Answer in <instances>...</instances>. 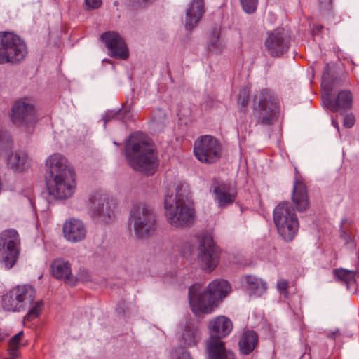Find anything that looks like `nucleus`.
<instances>
[{
    "label": "nucleus",
    "mask_w": 359,
    "mask_h": 359,
    "mask_svg": "<svg viewBox=\"0 0 359 359\" xmlns=\"http://www.w3.org/2000/svg\"><path fill=\"white\" fill-rule=\"evenodd\" d=\"M125 157L133 170L148 175H153L158 165V156L151 140L139 132L132 134L126 142Z\"/></svg>",
    "instance_id": "obj_1"
},
{
    "label": "nucleus",
    "mask_w": 359,
    "mask_h": 359,
    "mask_svg": "<svg viewBox=\"0 0 359 359\" xmlns=\"http://www.w3.org/2000/svg\"><path fill=\"white\" fill-rule=\"evenodd\" d=\"M187 187L184 184L177 187L176 195H168L164 201L166 220L177 228L190 226L194 221V209L188 201Z\"/></svg>",
    "instance_id": "obj_2"
},
{
    "label": "nucleus",
    "mask_w": 359,
    "mask_h": 359,
    "mask_svg": "<svg viewBox=\"0 0 359 359\" xmlns=\"http://www.w3.org/2000/svg\"><path fill=\"white\" fill-rule=\"evenodd\" d=\"M201 287L198 284L191 286L189 298L193 310L203 313H210L213 307L226 297L230 291V285L224 280H213L203 292H200Z\"/></svg>",
    "instance_id": "obj_3"
},
{
    "label": "nucleus",
    "mask_w": 359,
    "mask_h": 359,
    "mask_svg": "<svg viewBox=\"0 0 359 359\" xmlns=\"http://www.w3.org/2000/svg\"><path fill=\"white\" fill-rule=\"evenodd\" d=\"M233 327L232 321L225 316H217L209 321L210 337L206 343L209 359H235L233 353L225 348L222 341L231 333Z\"/></svg>",
    "instance_id": "obj_4"
},
{
    "label": "nucleus",
    "mask_w": 359,
    "mask_h": 359,
    "mask_svg": "<svg viewBox=\"0 0 359 359\" xmlns=\"http://www.w3.org/2000/svg\"><path fill=\"white\" fill-rule=\"evenodd\" d=\"M129 224L133 227L135 236L137 238H148L156 229V214L146 204L135 205L130 210Z\"/></svg>",
    "instance_id": "obj_5"
},
{
    "label": "nucleus",
    "mask_w": 359,
    "mask_h": 359,
    "mask_svg": "<svg viewBox=\"0 0 359 359\" xmlns=\"http://www.w3.org/2000/svg\"><path fill=\"white\" fill-rule=\"evenodd\" d=\"M273 220L279 234L286 241H291L299 229L296 213L288 202L280 203L273 211Z\"/></svg>",
    "instance_id": "obj_6"
},
{
    "label": "nucleus",
    "mask_w": 359,
    "mask_h": 359,
    "mask_svg": "<svg viewBox=\"0 0 359 359\" xmlns=\"http://www.w3.org/2000/svg\"><path fill=\"white\" fill-rule=\"evenodd\" d=\"M27 54L26 44L18 35L9 32H0V64L20 62Z\"/></svg>",
    "instance_id": "obj_7"
},
{
    "label": "nucleus",
    "mask_w": 359,
    "mask_h": 359,
    "mask_svg": "<svg viewBox=\"0 0 359 359\" xmlns=\"http://www.w3.org/2000/svg\"><path fill=\"white\" fill-rule=\"evenodd\" d=\"M88 209L93 219L107 223L115 218L117 203L110 195L96 191L89 196Z\"/></svg>",
    "instance_id": "obj_8"
},
{
    "label": "nucleus",
    "mask_w": 359,
    "mask_h": 359,
    "mask_svg": "<svg viewBox=\"0 0 359 359\" xmlns=\"http://www.w3.org/2000/svg\"><path fill=\"white\" fill-rule=\"evenodd\" d=\"M35 297L36 291L32 285H18L3 296L1 305L6 311L20 312L30 305Z\"/></svg>",
    "instance_id": "obj_9"
},
{
    "label": "nucleus",
    "mask_w": 359,
    "mask_h": 359,
    "mask_svg": "<svg viewBox=\"0 0 359 359\" xmlns=\"http://www.w3.org/2000/svg\"><path fill=\"white\" fill-rule=\"evenodd\" d=\"M255 100H257L256 110L259 123L262 125L273 124L280 113L279 100L274 92L264 89L256 95Z\"/></svg>",
    "instance_id": "obj_10"
},
{
    "label": "nucleus",
    "mask_w": 359,
    "mask_h": 359,
    "mask_svg": "<svg viewBox=\"0 0 359 359\" xmlns=\"http://www.w3.org/2000/svg\"><path fill=\"white\" fill-rule=\"evenodd\" d=\"M20 251V238L17 231L4 230L0 234V260L7 269L16 263Z\"/></svg>",
    "instance_id": "obj_11"
},
{
    "label": "nucleus",
    "mask_w": 359,
    "mask_h": 359,
    "mask_svg": "<svg viewBox=\"0 0 359 359\" xmlns=\"http://www.w3.org/2000/svg\"><path fill=\"white\" fill-rule=\"evenodd\" d=\"M11 119L18 126L28 127L37 121L35 100L25 97L16 100L11 109Z\"/></svg>",
    "instance_id": "obj_12"
},
{
    "label": "nucleus",
    "mask_w": 359,
    "mask_h": 359,
    "mask_svg": "<svg viewBox=\"0 0 359 359\" xmlns=\"http://www.w3.org/2000/svg\"><path fill=\"white\" fill-rule=\"evenodd\" d=\"M194 153L200 162L213 163L221 157L222 145L213 136L203 135L195 141Z\"/></svg>",
    "instance_id": "obj_13"
},
{
    "label": "nucleus",
    "mask_w": 359,
    "mask_h": 359,
    "mask_svg": "<svg viewBox=\"0 0 359 359\" xmlns=\"http://www.w3.org/2000/svg\"><path fill=\"white\" fill-rule=\"evenodd\" d=\"M46 187L49 195L54 198L67 199L72 197L75 191V172L47 177Z\"/></svg>",
    "instance_id": "obj_14"
},
{
    "label": "nucleus",
    "mask_w": 359,
    "mask_h": 359,
    "mask_svg": "<svg viewBox=\"0 0 359 359\" xmlns=\"http://www.w3.org/2000/svg\"><path fill=\"white\" fill-rule=\"evenodd\" d=\"M290 36L283 29H277L270 32L265 41V47L271 57H280L287 51Z\"/></svg>",
    "instance_id": "obj_15"
},
{
    "label": "nucleus",
    "mask_w": 359,
    "mask_h": 359,
    "mask_svg": "<svg viewBox=\"0 0 359 359\" xmlns=\"http://www.w3.org/2000/svg\"><path fill=\"white\" fill-rule=\"evenodd\" d=\"M100 39L109 50V55L117 59L126 60L128 57V51L123 39L115 32L103 33Z\"/></svg>",
    "instance_id": "obj_16"
},
{
    "label": "nucleus",
    "mask_w": 359,
    "mask_h": 359,
    "mask_svg": "<svg viewBox=\"0 0 359 359\" xmlns=\"http://www.w3.org/2000/svg\"><path fill=\"white\" fill-rule=\"evenodd\" d=\"M199 260L201 265L209 272L212 271L217 266L218 252L210 237H205L201 241Z\"/></svg>",
    "instance_id": "obj_17"
},
{
    "label": "nucleus",
    "mask_w": 359,
    "mask_h": 359,
    "mask_svg": "<svg viewBox=\"0 0 359 359\" xmlns=\"http://www.w3.org/2000/svg\"><path fill=\"white\" fill-rule=\"evenodd\" d=\"M332 89H327V93L322 95L324 104L332 112L346 111L352 108L353 95L348 90H343L338 93L337 97L332 100L330 97Z\"/></svg>",
    "instance_id": "obj_18"
},
{
    "label": "nucleus",
    "mask_w": 359,
    "mask_h": 359,
    "mask_svg": "<svg viewBox=\"0 0 359 359\" xmlns=\"http://www.w3.org/2000/svg\"><path fill=\"white\" fill-rule=\"evenodd\" d=\"M47 177L75 172L67 158L59 153L50 155L46 161Z\"/></svg>",
    "instance_id": "obj_19"
},
{
    "label": "nucleus",
    "mask_w": 359,
    "mask_h": 359,
    "mask_svg": "<svg viewBox=\"0 0 359 359\" xmlns=\"http://www.w3.org/2000/svg\"><path fill=\"white\" fill-rule=\"evenodd\" d=\"M212 189L215 195V199L219 207L227 206L235 201L236 191L230 183L215 180Z\"/></svg>",
    "instance_id": "obj_20"
},
{
    "label": "nucleus",
    "mask_w": 359,
    "mask_h": 359,
    "mask_svg": "<svg viewBox=\"0 0 359 359\" xmlns=\"http://www.w3.org/2000/svg\"><path fill=\"white\" fill-rule=\"evenodd\" d=\"M62 233L65 238L69 242L79 243L86 238L87 230L81 220L72 218L64 223Z\"/></svg>",
    "instance_id": "obj_21"
},
{
    "label": "nucleus",
    "mask_w": 359,
    "mask_h": 359,
    "mask_svg": "<svg viewBox=\"0 0 359 359\" xmlns=\"http://www.w3.org/2000/svg\"><path fill=\"white\" fill-rule=\"evenodd\" d=\"M292 202L298 212L306 211L309 208V199L305 184L296 180L292 190Z\"/></svg>",
    "instance_id": "obj_22"
},
{
    "label": "nucleus",
    "mask_w": 359,
    "mask_h": 359,
    "mask_svg": "<svg viewBox=\"0 0 359 359\" xmlns=\"http://www.w3.org/2000/svg\"><path fill=\"white\" fill-rule=\"evenodd\" d=\"M204 12V0H192L186 12V29L191 30L199 22Z\"/></svg>",
    "instance_id": "obj_23"
},
{
    "label": "nucleus",
    "mask_w": 359,
    "mask_h": 359,
    "mask_svg": "<svg viewBox=\"0 0 359 359\" xmlns=\"http://www.w3.org/2000/svg\"><path fill=\"white\" fill-rule=\"evenodd\" d=\"M180 341L187 346H196L201 339V332L198 323L187 322L181 334Z\"/></svg>",
    "instance_id": "obj_24"
},
{
    "label": "nucleus",
    "mask_w": 359,
    "mask_h": 359,
    "mask_svg": "<svg viewBox=\"0 0 359 359\" xmlns=\"http://www.w3.org/2000/svg\"><path fill=\"white\" fill-rule=\"evenodd\" d=\"M51 272L57 279L63 280L68 283L72 282L71 264L63 259H55L52 263Z\"/></svg>",
    "instance_id": "obj_25"
},
{
    "label": "nucleus",
    "mask_w": 359,
    "mask_h": 359,
    "mask_svg": "<svg viewBox=\"0 0 359 359\" xmlns=\"http://www.w3.org/2000/svg\"><path fill=\"white\" fill-rule=\"evenodd\" d=\"M8 164L15 172H22L29 167L30 161L25 152L18 151L8 156Z\"/></svg>",
    "instance_id": "obj_26"
},
{
    "label": "nucleus",
    "mask_w": 359,
    "mask_h": 359,
    "mask_svg": "<svg viewBox=\"0 0 359 359\" xmlns=\"http://www.w3.org/2000/svg\"><path fill=\"white\" fill-rule=\"evenodd\" d=\"M245 281L247 290L250 295L259 297L266 291V283L260 278L252 276H247L245 277Z\"/></svg>",
    "instance_id": "obj_27"
},
{
    "label": "nucleus",
    "mask_w": 359,
    "mask_h": 359,
    "mask_svg": "<svg viewBox=\"0 0 359 359\" xmlns=\"http://www.w3.org/2000/svg\"><path fill=\"white\" fill-rule=\"evenodd\" d=\"M258 342V337L253 331H246L243 333L239 341V346L243 354L250 353Z\"/></svg>",
    "instance_id": "obj_28"
},
{
    "label": "nucleus",
    "mask_w": 359,
    "mask_h": 359,
    "mask_svg": "<svg viewBox=\"0 0 359 359\" xmlns=\"http://www.w3.org/2000/svg\"><path fill=\"white\" fill-rule=\"evenodd\" d=\"M219 30L214 29L208 39V49L214 54H220L224 50V43L219 40Z\"/></svg>",
    "instance_id": "obj_29"
},
{
    "label": "nucleus",
    "mask_w": 359,
    "mask_h": 359,
    "mask_svg": "<svg viewBox=\"0 0 359 359\" xmlns=\"http://www.w3.org/2000/svg\"><path fill=\"white\" fill-rule=\"evenodd\" d=\"M22 331L14 335L8 341V351L11 357L18 358L20 355L19 349L20 347V341L23 337Z\"/></svg>",
    "instance_id": "obj_30"
},
{
    "label": "nucleus",
    "mask_w": 359,
    "mask_h": 359,
    "mask_svg": "<svg viewBox=\"0 0 359 359\" xmlns=\"http://www.w3.org/2000/svg\"><path fill=\"white\" fill-rule=\"evenodd\" d=\"M334 273L337 278L346 282L348 284H351L355 281V277L356 275L358 276V269L355 270H346L344 269H335Z\"/></svg>",
    "instance_id": "obj_31"
},
{
    "label": "nucleus",
    "mask_w": 359,
    "mask_h": 359,
    "mask_svg": "<svg viewBox=\"0 0 359 359\" xmlns=\"http://www.w3.org/2000/svg\"><path fill=\"white\" fill-rule=\"evenodd\" d=\"M31 304H32V308L24 318V320L27 321H32L37 318L43 308V302L41 300L34 301Z\"/></svg>",
    "instance_id": "obj_32"
},
{
    "label": "nucleus",
    "mask_w": 359,
    "mask_h": 359,
    "mask_svg": "<svg viewBox=\"0 0 359 359\" xmlns=\"http://www.w3.org/2000/svg\"><path fill=\"white\" fill-rule=\"evenodd\" d=\"M241 4L248 13H252L257 9L258 0H240Z\"/></svg>",
    "instance_id": "obj_33"
},
{
    "label": "nucleus",
    "mask_w": 359,
    "mask_h": 359,
    "mask_svg": "<svg viewBox=\"0 0 359 359\" xmlns=\"http://www.w3.org/2000/svg\"><path fill=\"white\" fill-rule=\"evenodd\" d=\"M171 359H191L190 353L183 347H179L171 353Z\"/></svg>",
    "instance_id": "obj_34"
},
{
    "label": "nucleus",
    "mask_w": 359,
    "mask_h": 359,
    "mask_svg": "<svg viewBox=\"0 0 359 359\" xmlns=\"http://www.w3.org/2000/svg\"><path fill=\"white\" fill-rule=\"evenodd\" d=\"M249 92L246 89H243L238 95V104L245 108L248 104Z\"/></svg>",
    "instance_id": "obj_35"
},
{
    "label": "nucleus",
    "mask_w": 359,
    "mask_h": 359,
    "mask_svg": "<svg viewBox=\"0 0 359 359\" xmlns=\"http://www.w3.org/2000/svg\"><path fill=\"white\" fill-rule=\"evenodd\" d=\"M277 288L280 294H283L285 297H287L288 292V282L286 280L280 279L277 283Z\"/></svg>",
    "instance_id": "obj_36"
},
{
    "label": "nucleus",
    "mask_w": 359,
    "mask_h": 359,
    "mask_svg": "<svg viewBox=\"0 0 359 359\" xmlns=\"http://www.w3.org/2000/svg\"><path fill=\"white\" fill-rule=\"evenodd\" d=\"M355 122V119L354 115L352 113H350L344 116L343 124L344 127L350 128L353 126Z\"/></svg>",
    "instance_id": "obj_37"
},
{
    "label": "nucleus",
    "mask_w": 359,
    "mask_h": 359,
    "mask_svg": "<svg viewBox=\"0 0 359 359\" xmlns=\"http://www.w3.org/2000/svg\"><path fill=\"white\" fill-rule=\"evenodd\" d=\"M101 0H85L86 6L88 9L98 8L101 5Z\"/></svg>",
    "instance_id": "obj_38"
},
{
    "label": "nucleus",
    "mask_w": 359,
    "mask_h": 359,
    "mask_svg": "<svg viewBox=\"0 0 359 359\" xmlns=\"http://www.w3.org/2000/svg\"><path fill=\"white\" fill-rule=\"evenodd\" d=\"M332 0H318L320 7L323 9H329Z\"/></svg>",
    "instance_id": "obj_39"
},
{
    "label": "nucleus",
    "mask_w": 359,
    "mask_h": 359,
    "mask_svg": "<svg viewBox=\"0 0 359 359\" xmlns=\"http://www.w3.org/2000/svg\"><path fill=\"white\" fill-rule=\"evenodd\" d=\"M341 335V332L338 329H335L333 331L329 332L327 333V337L332 339H336Z\"/></svg>",
    "instance_id": "obj_40"
},
{
    "label": "nucleus",
    "mask_w": 359,
    "mask_h": 359,
    "mask_svg": "<svg viewBox=\"0 0 359 359\" xmlns=\"http://www.w3.org/2000/svg\"><path fill=\"white\" fill-rule=\"evenodd\" d=\"M9 140V137L8 135L3 131H0V144H4L5 142H8Z\"/></svg>",
    "instance_id": "obj_41"
},
{
    "label": "nucleus",
    "mask_w": 359,
    "mask_h": 359,
    "mask_svg": "<svg viewBox=\"0 0 359 359\" xmlns=\"http://www.w3.org/2000/svg\"><path fill=\"white\" fill-rule=\"evenodd\" d=\"M8 333L3 332L0 330V342L4 341L8 337Z\"/></svg>",
    "instance_id": "obj_42"
},
{
    "label": "nucleus",
    "mask_w": 359,
    "mask_h": 359,
    "mask_svg": "<svg viewBox=\"0 0 359 359\" xmlns=\"http://www.w3.org/2000/svg\"><path fill=\"white\" fill-rule=\"evenodd\" d=\"M79 278L83 282L88 281L89 280L88 277L83 278L81 274L80 275Z\"/></svg>",
    "instance_id": "obj_43"
},
{
    "label": "nucleus",
    "mask_w": 359,
    "mask_h": 359,
    "mask_svg": "<svg viewBox=\"0 0 359 359\" xmlns=\"http://www.w3.org/2000/svg\"><path fill=\"white\" fill-rule=\"evenodd\" d=\"M322 88H323L324 90H325V81L324 77L322 83Z\"/></svg>",
    "instance_id": "obj_44"
},
{
    "label": "nucleus",
    "mask_w": 359,
    "mask_h": 359,
    "mask_svg": "<svg viewBox=\"0 0 359 359\" xmlns=\"http://www.w3.org/2000/svg\"><path fill=\"white\" fill-rule=\"evenodd\" d=\"M104 123H106L107 121H109V114H107L105 117L104 118Z\"/></svg>",
    "instance_id": "obj_45"
},
{
    "label": "nucleus",
    "mask_w": 359,
    "mask_h": 359,
    "mask_svg": "<svg viewBox=\"0 0 359 359\" xmlns=\"http://www.w3.org/2000/svg\"><path fill=\"white\" fill-rule=\"evenodd\" d=\"M332 123L334 126V127L339 130V125L337 122H335L334 121H332Z\"/></svg>",
    "instance_id": "obj_46"
},
{
    "label": "nucleus",
    "mask_w": 359,
    "mask_h": 359,
    "mask_svg": "<svg viewBox=\"0 0 359 359\" xmlns=\"http://www.w3.org/2000/svg\"><path fill=\"white\" fill-rule=\"evenodd\" d=\"M322 28H323V26H321V25H319V26H317V27H316V29H318V31H319V32L321 30V29H322Z\"/></svg>",
    "instance_id": "obj_47"
},
{
    "label": "nucleus",
    "mask_w": 359,
    "mask_h": 359,
    "mask_svg": "<svg viewBox=\"0 0 359 359\" xmlns=\"http://www.w3.org/2000/svg\"><path fill=\"white\" fill-rule=\"evenodd\" d=\"M338 83H339V82H338L337 81H334V82H333V86H337L338 85Z\"/></svg>",
    "instance_id": "obj_48"
}]
</instances>
